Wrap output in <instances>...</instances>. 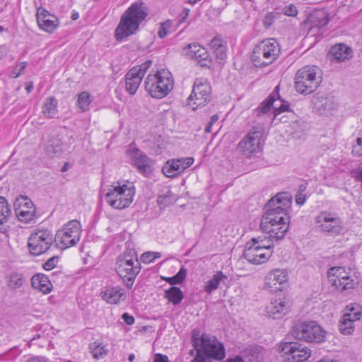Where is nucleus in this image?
<instances>
[{"label": "nucleus", "mask_w": 362, "mask_h": 362, "mask_svg": "<svg viewBox=\"0 0 362 362\" xmlns=\"http://www.w3.org/2000/svg\"><path fill=\"white\" fill-rule=\"evenodd\" d=\"M176 199V196L170 189H168L164 194L158 195L157 202L160 208H165L174 204Z\"/></svg>", "instance_id": "ea45409f"}, {"label": "nucleus", "mask_w": 362, "mask_h": 362, "mask_svg": "<svg viewBox=\"0 0 362 362\" xmlns=\"http://www.w3.org/2000/svg\"><path fill=\"white\" fill-rule=\"evenodd\" d=\"M122 320L125 322V323L128 325H132L134 323V317L132 315H130L127 313H124L122 315Z\"/></svg>", "instance_id": "052dcab7"}, {"label": "nucleus", "mask_w": 362, "mask_h": 362, "mask_svg": "<svg viewBox=\"0 0 362 362\" xmlns=\"http://www.w3.org/2000/svg\"><path fill=\"white\" fill-rule=\"evenodd\" d=\"M27 362H46V361L41 357H33L29 358Z\"/></svg>", "instance_id": "774afa93"}, {"label": "nucleus", "mask_w": 362, "mask_h": 362, "mask_svg": "<svg viewBox=\"0 0 362 362\" xmlns=\"http://www.w3.org/2000/svg\"><path fill=\"white\" fill-rule=\"evenodd\" d=\"M80 222L77 220H71L57 232L54 242L59 247L65 249L76 245L80 240Z\"/></svg>", "instance_id": "9d476101"}, {"label": "nucleus", "mask_w": 362, "mask_h": 362, "mask_svg": "<svg viewBox=\"0 0 362 362\" xmlns=\"http://www.w3.org/2000/svg\"><path fill=\"white\" fill-rule=\"evenodd\" d=\"M308 22L310 25V32L315 28H321L329 22L327 13L323 11H314L308 16Z\"/></svg>", "instance_id": "c756f323"}, {"label": "nucleus", "mask_w": 362, "mask_h": 362, "mask_svg": "<svg viewBox=\"0 0 362 362\" xmlns=\"http://www.w3.org/2000/svg\"><path fill=\"white\" fill-rule=\"evenodd\" d=\"M101 295L103 300L110 304H117L127 298L124 290L118 286L107 288Z\"/></svg>", "instance_id": "cd10ccee"}, {"label": "nucleus", "mask_w": 362, "mask_h": 362, "mask_svg": "<svg viewBox=\"0 0 362 362\" xmlns=\"http://www.w3.org/2000/svg\"><path fill=\"white\" fill-rule=\"evenodd\" d=\"M27 66L25 62H19L13 67V70L9 74V77L12 78H18L25 70Z\"/></svg>", "instance_id": "09e8293b"}, {"label": "nucleus", "mask_w": 362, "mask_h": 362, "mask_svg": "<svg viewBox=\"0 0 362 362\" xmlns=\"http://www.w3.org/2000/svg\"><path fill=\"white\" fill-rule=\"evenodd\" d=\"M306 200V196L302 192H298L296 196V202L298 205H303Z\"/></svg>", "instance_id": "e2e57ef3"}, {"label": "nucleus", "mask_w": 362, "mask_h": 362, "mask_svg": "<svg viewBox=\"0 0 362 362\" xmlns=\"http://www.w3.org/2000/svg\"><path fill=\"white\" fill-rule=\"evenodd\" d=\"M288 280V272L286 269H276L271 271L266 276L265 287L270 291H281V285Z\"/></svg>", "instance_id": "5701e85b"}, {"label": "nucleus", "mask_w": 362, "mask_h": 362, "mask_svg": "<svg viewBox=\"0 0 362 362\" xmlns=\"http://www.w3.org/2000/svg\"><path fill=\"white\" fill-rule=\"evenodd\" d=\"M272 253L269 246H264L258 240L251 239L245 244L243 255L250 263L261 264L265 263Z\"/></svg>", "instance_id": "f8f14e48"}, {"label": "nucleus", "mask_w": 362, "mask_h": 362, "mask_svg": "<svg viewBox=\"0 0 362 362\" xmlns=\"http://www.w3.org/2000/svg\"><path fill=\"white\" fill-rule=\"evenodd\" d=\"M140 269V264L136 259L122 257L117 262V273L125 282L128 288H132Z\"/></svg>", "instance_id": "4468645a"}, {"label": "nucleus", "mask_w": 362, "mask_h": 362, "mask_svg": "<svg viewBox=\"0 0 362 362\" xmlns=\"http://www.w3.org/2000/svg\"><path fill=\"white\" fill-rule=\"evenodd\" d=\"M279 53V43L274 38H268L255 47L251 60L257 67L267 66L276 59Z\"/></svg>", "instance_id": "39448f33"}, {"label": "nucleus", "mask_w": 362, "mask_h": 362, "mask_svg": "<svg viewBox=\"0 0 362 362\" xmlns=\"http://www.w3.org/2000/svg\"><path fill=\"white\" fill-rule=\"evenodd\" d=\"M57 262H58V257H52L44 263L43 268L45 270H51L56 267Z\"/></svg>", "instance_id": "5fc2aeb1"}, {"label": "nucleus", "mask_w": 362, "mask_h": 362, "mask_svg": "<svg viewBox=\"0 0 362 362\" xmlns=\"http://www.w3.org/2000/svg\"><path fill=\"white\" fill-rule=\"evenodd\" d=\"M227 279L222 272H216L212 278L206 283L204 291L207 293H211L218 288L220 283L224 282Z\"/></svg>", "instance_id": "473e14b6"}, {"label": "nucleus", "mask_w": 362, "mask_h": 362, "mask_svg": "<svg viewBox=\"0 0 362 362\" xmlns=\"http://www.w3.org/2000/svg\"><path fill=\"white\" fill-rule=\"evenodd\" d=\"M184 54L197 62L201 66H209L211 63L209 54L206 48L197 43L187 45L183 48Z\"/></svg>", "instance_id": "a211bd4d"}, {"label": "nucleus", "mask_w": 362, "mask_h": 362, "mask_svg": "<svg viewBox=\"0 0 362 362\" xmlns=\"http://www.w3.org/2000/svg\"><path fill=\"white\" fill-rule=\"evenodd\" d=\"M53 241V235L48 230H38L29 238L28 246L33 255H40L45 252Z\"/></svg>", "instance_id": "2eb2a0df"}, {"label": "nucleus", "mask_w": 362, "mask_h": 362, "mask_svg": "<svg viewBox=\"0 0 362 362\" xmlns=\"http://www.w3.org/2000/svg\"><path fill=\"white\" fill-rule=\"evenodd\" d=\"M349 315H343L339 322V329L340 332L344 335H349L353 333L354 330V323L355 320L348 318Z\"/></svg>", "instance_id": "58836bf2"}, {"label": "nucleus", "mask_w": 362, "mask_h": 362, "mask_svg": "<svg viewBox=\"0 0 362 362\" xmlns=\"http://www.w3.org/2000/svg\"><path fill=\"white\" fill-rule=\"evenodd\" d=\"M224 45H226L224 41L221 38L218 37H215L214 38H213L209 44L210 47L213 49V51L217 49V48L218 47L221 48V46Z\"/></svg>", "instance_id": "6e6d98bb"}, {"label": "nucleus", "mask_w": 362, "mask_h": 362, "mask_svg": "<svg viewBox=\"0 0 362 362\" xmlns=\"http://www.w3.org/2000/svg\"><path fill=\"white\" fill-rule=\"evenodd\" d=\"M283 13L286 16L295 17L298 15V12L296 6L291 4L283 8Z\"/></svg>", "instance_id": "603ef678"}, {"label": "nucleus", "mask_w": 362, "mask_h": 362, "mask_svg": "<svg viewBox=\"0 0 362 362\" xmlns=\"http://www.w3.org/2000/svg\"><path fill=\"white\" fill-rule=\"evenodd\" d=\"M14 211L19 220L24 222L31 221L35 214V208L32 201L23 196L16 199Z\"/></svg>", "instance_id": "6ab92c4d"}, {"label": "nucleus", "mask_w": 362, "mask_h": 362, "mask_svg": "<svg viewBox=\"0 0 362 362\" xmlns=\"http://www.w3.org/2000/svg\"><path fill=\"white\" fill-rule=\"evenodd\" d=\"M214 52L216 54L217 58L220 59H223L226 57V45H224L221 47L217 48V49L214 50Z\"/></svg>", "instance_id": "13d9d810"}, {"label": "nucleus", "mask_w": 362, "mask_h": 362, "mask_svg": "<svg viewBox=\"0 0 362 362\" xmlns=\"http://www.w3.org/2000/svg\"><path fill=\"white\" fill-rule=\"evenodd\" d=\"M189 8H183V10L182 11V13H181V16H182V19L181 22H183L186 19V18L189 15Z\"/></svg>", "instance_id": "338daca9"}, {"label": "nucleus", "mask_w": 362, "mask_h": 362, "mask_svg": "<svg viewBox=\"0 0 362 362\" xmlns=\"http://www.w3.org/2000/svg\"><path fill=\"white\" fill-rule=\"evenodd\" d=\"M289 302L285 298L273 299L266 307L267 313L273 319H280L287 314Z\"/></svg>", "instance_id": "b1692460"}, {"label": "nucleus", "mask_w": 362, "mask_h": 362, "mask_svg": "<svg viewBox=\"0 0 362 362\" xmlns=\"http://www.w3.org/2000/svg\"><path fill=\"white\" fill-rule=\"evenodd\" d=\"M352 153L355 156H362V138L356 139L355 143L352 146Z\"/></svg>", "instance_id": "8fccbe9b"}, {"label": "nucleus", "mask_w": 362, "mask_h": 362, "mask_svg": "<svg viewBox=\"0 0 362 362\" xmlns=\"http://www.w3.org/2000/svg\"><path fill=\"white\" fill-rule=\"evenodd\" d=\"M329 54L332 57V61L340 62L351 58L353 51L348 45L340 43L333 45L329 50Z\"/></svg>", "instance_id": "a878e982"}, {"label": "nucleus", "mask_w": 362, "mask_h": 362, "mask_svg": "<svg viewBox=\"0 0 362 362\" xmlns=\"http://www.w3.org/2000/svg\"><path fill=\"white\" fill-rule=\"evenodd\" d=\"M343 315H349V317H348V318L357 321L360 320L361 317L362 308L357 303H350L346 306L344 313Z\"/></svg>", "instance_id": "a19ab883"}, {"label": "nucleus", "mask_w": 362, "mask_h": 362, "mask_svg": "<svg viewBox=\"0 0 362 362\" xmlns=\"http://www.w3.org/2000/svg\"><path fill=\"white\" fill-rule=\"evenodd\" d=\"M360 282V279L355 273H351L344 277L335 287L341 291H349L356 288Z\"/></svg>", "instance_id": "72a5a7b5"}, {"label": "nucleus", "mask_w": 362, "mask_h": 362, "mask_svg": "<svg viewBox=\"0 0 362 362\" xmlns=\"http://www.w3.org/2000/svg\"><path fill=\"white\" fill-rule=\"evenodd\" d=\"M147 13L143 3L132 4L122 14L120 21L115 29V38L117 41L135 34L139 25L146 18Z\"/></svg>", "instance_id": "f03ea898"}, {"label": "nucleus", "mask_w": 362, "mask_h": 362, "mask_svg": "<svg viewBox=\"0 0 362 362\" xmlns=\"http://www.w3.org/2000/svg\"><path fill=\"white\" fill-rule=\"evenodd\" d=\"M143 77L138 74L135 69L130 70L125 75L126 90L130 95H134L138 90Z\"/></svg>", "instance_id": "c85d7f7f"}, {"label": "nucleus", "mask_w": 362, "mask_h": 362, "mask_svg": "<svg viewBox=\"0 0 362 362\" xmlns=\"http://www.w3.org/2000/svg\"><path fill=\"white\" fill-rule=\"evenodd\" d=\"M57 101L53 98L47 99L42 107V113L48 118H55L57 115Z\"/></svg>", "instance_id": "e433bc0d"}, {"label": "nucleus", "mask_w": 362, "mask_h": 362, "mask_svg": "<svg viewBox=\"0 0 362 362\" xmlns=\"http://www.w3.org/2000/svg\"><path fill=\"white\" fill-rule=\"evenodd\" d=\"M48 153L52 154L55 156H59L63 151V144L58 139H53L49 141L47 146Z\"/></svg>", "instance_id": "37998d69"}, {"label": "nucleus", "mask_w": 362, "mask_h": 362, "mask_svg": "<svg viewBox=\"0 0 362 362\" xmlns=\"http://www.w3.org/2000/svg\"><path fill=\"white\" fill-rule=\"evenodd\" d=\"M90 103V95L87 92H82L79 94L77 103L80 109L83 111L87 110Z\"/></svg>", "instance_id": "49530a36"}, {"label": "nucleus", "mask_w": 362, "mask_h": 362, "mask_svg": "<svg viewBox=\"0 0 362 362\" xmlns=\"http://www.w3.org/2000/svg\"><path fill=\"white\" fill-rule=\"evenodd\" d=\"M211 98V87L206 78L195 79L192 91L188 98L189 105L193 109L206 105Z\"/></svg>", "instance_id": "ddd939ff"}, {"label": "nucleus", "mask_w": 362, "mask_h": 362, "mask_svg": "<svg viewBox=\"0 0 362 362\" xmlns=\"http://www.w3.org/2000/svg\"><path fill=\"white\" fill-rule=\"evenodd\" d=\"M89 349L92 354L93 357L95 359L105 357L108 352L107 346L97 341L91 343L89 345Z\"/></svg>", "instance_id": "4c0bfd02"}, {"label": "nucleus", "mask_w": 362, "mask_h": 362, "mask_svg": "<svg viewBox=\"0 0 362 362\" xmlns=\"http://www.w3.org/2000/svg\"><path fill=\"white\" fill-rule=\"evenodd\" d=\"M194 163L192 157L182 158L168 160L163 167V172L168 177H173L191 166Z\"/></svg>", "instance_id": "412c9836"}, {"label": "nucleus", "mask_w": 362, "mask_h": 362, "mask_svg": "<svg viewBox=\"0 0 362 362\" xmlns=\"http://www.w3.org/2000/svg\"><path fill=\"white\" fill-rule=\"evenodd\" d=\"M174 79L171 72L165 69L151 71L144 80V88L151 97L161 99L173 90Z\"/></svg>", "instance_id": "7ed1b4c3"}, {"label": "nucleus", "mask_w": 362, "mask_h": 362, "mask_svg": "<svg viewBox=\"0 0 362 362\" xmlns=\"http://www.w3.org/2000/svg\"><path fill=\"white\" fill-rule=\"evenodd\" d=\"M135 195V187L132 182H117L112 189L105 194L106 202L114 209H123L129 206Z\"/></svg>", "instance_id": "20e7f679"}, {"label": "nucleus", "mask_w": 362, "mask_h": 362, "mask_svg": "<svg viewBox=\"0 0 362 362\" xmlns=\"http://www.w3.org/2000/svg\"><path fill=\"white\" fill-rule=\"evenodd\" d=\"M154 362H170L168 356L161 354H157L154 358Z\"/></svg>", "instance_id": "0e129e2a"}, {"label": "nucleus", "mask_w": 362, "mask_h": 362, "mask_svg": "<svg viewBox=\"0 0 362 362\" xmlns=\"http://www.w3.org/2000/svg\"><path fill=\"white\" fill-rule=\"evenodd\" d=\"M292 204L291 197L286 192L277 194L265 206V213L262 216L260 227L268 228L272 223H285L289 225L290 217L288 210Z\"/></svg>", "instance_id": "f257e3e1"}, {"label": "nucleus", "mask_w": 362, "mask_h": 362, "mask_svg": "<svg viewBox=\"0 0 362 362\" xmlns=\"http://www.w3.org/2000/svg\"><path fill=\"white\" fill-rule=\"evenodd\" d=\"M315 223L319 231L334 237L340 235L344 228L341 218L329 211H320L315 218Z\"/></svg>", "instance_id": "6e6552de"}, {"label": "nucleus", "mask_w": 362, "mask_h": 362, "mask_svg": "<svg viewBox=\"0 0 362 362\" xmlns=\"http://www.w3.org/2000/svg\"><path fill=\"white\" fill-rule=\"evenodd\" d=\"M36 18L39 28L47 33L54 32L59 26L58 18L43 8H37Z\"/></svg>", "instance_id": "4be33fe9"}, {"label": "nucleus", "mask_w": 362, "mask_h": 362, "mask_svg": "<svg viewBox=\"0 0 362 362\" xmlns=\"http://www.w3.org/2000/svg\"><path fill=\"white\" fill-rule=\"evenodd\" d=\"M264 132V126L253 127L238 144V151L245 158H252L256 156L262 150Z\"/></svg>", "instance_id": "0eeeda50"}, {"label": "nucleus", "mask_w": 362, "mask_h": 362, "mask_svg": "<svg viewBox=\"0 0 362 362\" xmlns=\"http://www.w3.org/2000/svg\"><path fill=\"white\" fill-rule=\"evenodd\" d=\"M192 345L197 351V354L192 362H209V358L207 357L203 352L201 348H199V340L197 339L193 334L192 337Z\"/></svg>", "instance_id": "79ce46f5"}, {"label": "nucleus", "mask_w": 362, "mask_h": 362, "mask_svg": "<svg viewBox=\"0 0 362 362\" xmlns=\"http://www.w3.org/2000/svg\"><path fill=\"white\" fill-rule=\"evenodd\" d=\"M353 273L351 269L346 271L343 267H334L329 269L327 274L332 284L336 286L340 284V281L350 274Z\"/></svg>", "instance_id": "2f4dec72"}, {"label": "nucleus", "mask_w": 362, "mask_h": 362, "mask_svg": "<svg viewBox=\"0 0 362 362\" xmlns=\"http://www.w3.org/2000/svg\"><path fill=\"white\" fill-rule=\"evenodd\" d=\"M279 349L282 362H304L311 355L310 349L297 342H283Z\"/></svg>", "instance_id": "9b49d317"}, {"label": "nucleus", "mask_w": 362, "mask_h": 362, "mask_svg": "<svg viewBox=\"0 0 362 362\" xmlns=\"http://www.w3.org/2000/svg\"><path fill=\"white\" fill-rule=\"evenodd\" d=\"M350 175L355 180L362 182V163L357 168L352 169Z\"/></svg>", "instance_id": "864d4df0"}, {"label": "nucleus", "mask_w": 362, "mask_h": 362, "mask_svg": "<svg viewBox=\"0 0 362 362\" xmlns=\"http://www.w3.org/2000/svg\"><path fill=\"white\" fill-rule=\"evenodd\" d=\"M129 153L132 163L139 172L146 176L149 175L153 170L152 160L137 148H131Z\"/></svg>", "instance_id": "aec40b11"}, {"label": "nucleus", "mask_w": 362, "mask_h": 362, "mask_svg": "<svg viewBox=\"0 0 362 362\" xmlns=\"http://www.w3.org/2000/svg\"><path fill=\"white\" fill-rule=\"evenodd\" d=\"M31 286L44 294L49 293L52 290V284L45 274H37L31 278Z\"/></svg>", "instance_id": "7c9ffc66"}, {"label": "nucleus", "mask_w": 362, "mask_h": 362, "mask_svg": "<svg viewBox=\"0 0 362 362\" xmlns=\"http://www.w3.org/2000/svg\"><path fill=\"white\" fill-rule=\"evenodd\" d=\"M165 298L176 305L182 301L184 294L180 288L172 286L165 291Z\"/></svg>", "instance_id": "c9c22d12"}, {"label": "nucleus", "mask_w": 362, "mask_h": 362, "mask_svg": "<svg viewBox=\"0 0 362 362\" xmlns=\"http://www.w3.org/2000/svg\"><path fill=\"white\" fill-rule=\"evenodd\" d=\"M275 18V13H267L264 19H263V23H264V25L266 27V28H268L269 26H271L273 23H274V19Z\"/></svg>", "instance_id": "4d7b16f0"}, {"label": "nucleus", "mask_w": 362, "mask_h": 362, "mask_svg": "<svg viewBox=\"0 0 362 362\" xmlns=\"http://www.w3.org/2000/svg\"><path fill=\"white\" fill-rule=\"evenodd\" d=\"M11 213V209L9 208L8 202L6 199L0 197V224L2 225L7 221L8 218L10 216Z\"/></svg>", "instance_id": "c03bdc74"}, {"label": "nucleus", "mask_w": 362, "mask_h": 362, "mask_svg": "<svg viewBox=\"0 0 362 362\" xmlns=\"http://www.w3.org/2000/svg\"><path fill=\"white\" fill-rule=\"evenodd\" d=\"M8 49L5 45H0V60H1L7 54Z\"/></svg>", "instance_id": "69168bd1"}, {"label": "nucleus", "mask_w": 362, "mask_h": 362, "mask_svg": "<svg viewBox=\"0 0 362 362\" xmlns=\"http://www.w3.org/2000/svg\"><path fill=\"white\" fill-rule=\"evenodd\" d=\"M252 239H255V240H258L259 241H261L262 244H263L264 246H269L270 250H272V249L274 247L273 243H269V242L271 241V240L269 239V237L268 238L265 237L264 238H262L261 237H257V238H253Z\"/></svg>", "instance_id": "680f3d73"}, {"label": "nucleus", "mask_w": 362, "mask_h": 362, "mask_svg": "<svg viewBox=\"0 0 362 362\" xmlns=\"http://www.w3.org/2000/svg\"><path fill=\"white\" fill-rule=\"evenodd\" d=\"M152 257V252H146L141 255V260L144 264H149L153 262Z\"/></svg>", "instance_id": "bf43d9fd"}, {"label": "nucleus", "mask_w": 362, "mask_h": 362, "mask_svg": "<svg viewBox=\"0 0 362 362\" xmlns=\"http://www.w3.org/2000/svg\"><path fill=\"white\" fill-rule=\"evenodd\" d=\"M151 64H152V61L147 60L146 62L141 64V65L134 66L132 69H136L138 71V74H139L140 76L144 77L146 71L149 69V67L151 66Z\"/></svg>", "instance_id": "3c124183"}, {"label": "nucleus", "mask_w": 362, "mask_h": 362, "mask_svg": "<svg viewBox=\"0 0 362 362\" xmlns=\"http://www.w3.org/2000/svg\"><path fill=\"white\" fill-rule=\"evenodd\" d=\"M26 275L18 271H12L6 276V286L9 290L17 291L27 283Z\"/></svg>", "instance_id": "bb28decb"}, {"label": "nucleus", "mask_w": 362, "mask_h": 362, "mask_svg": "<svg viewBox=\"0 0 362 362\" xmlns=\"http://www.w3.org/2000/svg\"><path fill=\"white\" fill-rule=\"evenodd\" d=\"M312 103L319 111L330 110L334 107L333 99L323 96H314L312 99Z\"/></svg>", "instance_id": "f704fd0d"}, {"label": "nucleus", "mask_w": 362, "mask_h": 362, "mask_svg": "<svg viewBox=\"0 0 362 362\" xmlns=\"http://www.w3.org/2000/svg\"><path fill=\"white\" fill-rule=\"evenodd\" d=\"M289 225L285 223H272L268 224V228L261 227L262 230L269 234L271 242L279 241L284 238L288 232Z\"/></svg>", "instance_id": "393cba45"}, {"label": "nucleus", "mask_w": 362, "mask_h": 362, "mask_svg": "<svg viewBox=\"0 0 362 362\" xmlns=\"http://www.w3.org/2000/svg\"><path fill=\"white\" fill-rule=\"evenodd\" d=\"M319 68L316 66H305L295 76L296 90L303 95L314 93L321 83L320 76H317Z\"/></svg>", "instance_id": "423d86ee"}, {"label": "nucleus", "mask_w": 362, "mask_h": 362, "mask_svg": "<svg viewBox=\"0 0 362 362\" xmlns=\"http://www.w3.org/2000/svg\"><path fill=\"white\" fill-rule=\"evenodd\" d=\"M291 335L298 340L320 343L325 338V331L314 321L304 322L293 327Z\"/></svg>", "instance_id": "1a4fd4ad"}, {"label": "nucleus", "mask_w": 362, "mask_h": 362, "mask_svg": "<svg viewBox=\"0 0 362 362\" xmlns=\"http://www.w3.org/2000/svg\"><path fill=\"white\" fill-rule=\"evenodd\" d=\"M187 276V269L185 267H181L179 272L173 276L165 278V281L170 285L182 284Z\"/></svg>", "instance_id": "a18cd8bd"}, {"label": "nucleus", "mask_w": 362, "mask_h": 362, "mask_svg": "<svg viewBox=\"0 0 362 362\" xmlns=\"http://www.w3.org/2000/svg\"><path fill=\"white\" fill-rule=\"evenodd\" d=\"M277 90L278 86L276 87L275 90L256 109L255 112L257 116L259 117L262 115L267 114L270 110L272 106L274 107V117H276L277 115L283 112L288 110L289 104L280 99Z\"/></svg>", "instance_id": "f3484780"}, {"label": "nucleus", "mask_w": 362, "mask_h": 362, "mask_svg": "<svg viewBox=\"0 0 362 362\" xmlns=\"http://www.w3.org/2000/svg\"><path fill=\"white\" fill-rule=\"evenodd\" d=\"M200 342L199 348L202 349V352L209 358L221 361L225 358L224 346L215 337L202 334Z\"/></svg>", "instance_id": "dca6fc26"}, {"label": "nucleus", "mask_w": 362, "mask_h": 362, "mask_svg": "<svg viewBox=\"0 0 362 362\" xmlns=\"http://www.w3.org/2000/svg\"><path fill=\"white\" fill-rule=\"evenodd\" d=\"M172 27V22L170 20L165 21L160 24L159 30L158 31V36L163 39L167 36L170 28Z\"/></svg>", "instance_id": "de8ad7c7"}]
</instances>
